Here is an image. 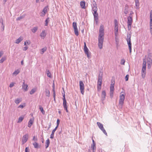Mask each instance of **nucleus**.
<instances>
[{"instance_id": "1", "label": "nucleus", "mask_w": 152, "mask_h": 152, "mask_svg": "<svg viewBox=\"0 0 152 152\" xmlns=\"http://www.w3.org/2000/svg\"><path fill=\"white\" fill-rule=\"evenodd\" d=\"M104 30L103 26L101 25L99 30V37L98 38V47L100 49L102 48L103 43L104 40Z\"/></svg>"}, {"instance_id": "2", "label": "nucleus", "mask_w": 152, "mask_h": 152, "mask_svg": "<svg viewBox=\"0 0 152 152\" xmlns=\"http://www.w3.org/2000/svg\"><path fill=\"white\" fill-rule=\"evenodd\" d=\"M131 35L130 34H128L127 36L126 41L129 50V53H131L132 52V43L131 42Z\"/></svg>"}, {"instance_id": "3", "label": "nucleus", "mask_w": 152, "mask_h": 152, "mask_svg": "<svg viewBox=\"0 0 152 152\" xmlns=\"http://www.w3.org/2000/svg\"><path fill=\"white\" fill-rule=\"evenodd\" d=\"M125 94H122L120 96V99L119 100V106L122 108L124 103V101L125 99Z\"/></svg>"}, {"instance_id": "4", "label": "nucleus", "mask_w": 152, "mask_h": 152, "mask_svg": "<svg viewBox=\"0 0 152 152\" xmlns=\"http://www.w3.org/2000/svg\"><path fill=\"white\" fill-rule=\"evenodd\" d=\"M114 24L115 34V36L117 37L118 35V21L116 19L114 20Z\"/></svg>"}, {"instance_id": "5", "label": "nucleus", "mask_w": 152, "mask_h": 152, "mask_svg": "<svg viewBox=\"0 0 152 152\" xmlns=\"http://www.w3.org/2000/svg\"><path fill=\"white\" fill-rule=\"evenodd\" d=\"M63 106L64 108V109L66 111V112L67 113L68 112V111L67 110V106L66 105L67 102L65 96V94H64L63 95Z\"/></svg>"}, {"instance_id": "6", "label": "nucleus", "mask_w": 152, "mask_h": 152, "mask_svg": "<svg viewBox=\"0 0 152 152\" xmlns=\"http://www.w3.org/2000/svg\"><path fill=\"white\" fill-rule=\"evenodd\" d=\"M79 86L81 93L83 95L84 92V85L82 81H80Z\"/></svg>"}, {"instance_id": "7", "label": "nucleus", "mask_w": 152, "mask_h": 152, "mask_svg": "<svg viewBox=\"0 0 152 152\" xmlns=\"http://www.w3.org/2000/svg\"><path fill=\"white\" fill-rule=\"evenodd\" d=\"M147 62L148 64V68L149 69L151 68L152 64V56L149 55L147 58Z\"/></svg>"}, {"instance_id": "8", "label": "nucleus", "mask_w": 152, "mask_h": 152, "mask_svg": "<svg viewBox=\"0 0 152 152\" xmlns=\"http://www.w3.org/2000/svg\"><path fill=\"white\" fill-rule=\"evenodd\" d=\"M133 20L132 18L130 16H128L127 18V26L129 30L131 28V26L132 24Z\"/></svg>"}, {"instance_id": "9", "label": "nucleus", "mask_w": 152, "mask_h": 152, "mask_svg": "<svg viewBox=\"0 0 152 152\" xmlns=\"http://www.w3.org/2000/svg\"><path fill=\"white\" fill-rule=\"evenodd\" d=\"M150 32L152 35V10H151L150 12Z\"/></svg>"}, {"instance_id": "10", "label": "nucleus", "mask_w": 152, "mask_h": 152, "mask_svg": "<svg viewBox=\"0 0 152 152\" xmlns=\"http://www.w3.org/2000/svg\"><path fill=\"white\" fill-rule=\"evenodd\" d=\"M72 26L74 29L75 33L76 36H78L79 34L78 30L77 28V23L76 22H73Z\"/></svg>"}, {"instance_id": "11", "label": "nucleus", "mask_w": 152, "mask_h": 152, "mask_svg": "<svg viewBox=\"0 0 152 152\" xmlns=\"http://www.w3.org/2000/svg\"><path fill=\"white\" fill-rule=\"evenodd\" d=\"M28 135L27 134H26L24 135L23 136L22 139V144L23 145L24 144L27 142L28 140Z\"/></svg>"}, {"instance_id": "12", "label": "nucleus", "mask_w": 152, "mask_h": 152, "mask_svg": "<svg viewBox=\"0 0 152 152\" xmlns=\"http://www.w3.org/2000/svg\"><path fill=\"white\" fill-rule=\"evenodd\" d=\"M84 50L85 54L87 55V57L88 58H90V55H89L88 52V49L86 45V44L85 42L84 43Z\"/></svg>"}, {"instance_id": "13", "label": "nucleus", "mask_w": 152, "mask_h": 152, "mask_svg": "<svg viewBox=\"0 0 152 152\" xmlns=\"http://www.w3.org/2000/svg\"><path fill=\"white\" fill-rule=\"evenodd\" d=\"M131 10L128 5L126 4L124 8V13L127 14L129 13V11Z\"/></svg>"}, {"instance_id": "14", "label": "nucleus", "mask_w": 152, "mask_h": 152, "mask_svg": "<svg viewBox=\"0 0 152 152\" xmlns=\"http://www.w3.org/2000/svg\"><path fill=\"white\" fill-rule=\"evenodd\" d=\"M146 67L142 66V70L141 74L143 78H144L145 77L146 74Z\"/></svg>"}, {"instance_id": "15", "label": "nucleus", "mask_w": 152, "mask_h": 152, "mask_svg": "<svg viewBox=\"0 0 152 152\" xmlns=\"http://www.w3.org/2000/svg\"><path fill=\"white\" fill-rule=\"evenodd\" d=\"M93 6L92 7V10L93 11H97V4L95 1H94L93 3Z\"/></svg>"}, {"instance_id": "16", "label": "nucleus", "mask_w": 152, "mask_h": 152, "mask_svg": "<svg viewBox=\"0 0 152 152\" xmlns=\"http://www.w3.org/2000/svg\"><path fill=\"white\" fill-rule=\"evenodd\" d=\"M106 93L105 91H103L102 92L101 95V100L102 101L104 100L105 99Z\"/></svg>"}, {"instance_id": "17", "label": "nucleus", "mask_w": 152, "mask_h": 152, "mask_svg": "<svg viewBox=\"0 0 152 152\" xmlns=\"http://www.w3.org/2000/svg\"><path fill=\"white\" fill-rule=\"evenodd\" d=\"M46 35V33L45 32V30L42 31L41 33H40V36L43 39H44Z\"/></svg>"}, {"instance_id": "18", "label": "nucleus", "mask_w": 152, "mask_h": 152, "mask_svg": "<svg viewBox=\"0 0 152 152\" xmlns=\"http://www.w3.org/2000/svg\"><path fill=\"white\" fill-rule=\"evenodd\" d=\"M28 85L27 84H25V82L24 81L22 85V89H23L24 91H26L28 90Z\"/></svg>"}, {"instance_id": "19", "label": "nucleus", "mask_w": 152, "mask_h": 152, "mask_svg": "<svg viewBox=\"0 0 152 152\" xmlns=\"http://www.w3.org/2000/svg\"><path fill=\"white\" fill-rule=\"evenodd\" d=\"M103 77V73L101 72H99V75L98 80V81H102Z\"/></svg>"}, {"instance_id": "20", "label": "nucleus", "mask_w": 152, "mask_h": 152, "mask_svg": "<svg viewBox=\"0 0 152 152\" xmlns=\"http://www.w3.org/2000/svg\"><path fill=\"white\" fill-rule=\"evenodd\" d=\"M94 16V20L95 22L97 23L98 22V13L93 14Z\"/></svg>"}, {"instance_id": "21", "label": "nucleus", "mask_w": 152, "mask_h": 152, "mask_svg": "<svg viewBox=\"0 0 152 152\" xmlns=\"http://www.w3.org/2000/svg\"><path fill=\"white\" fill-rule=\"evenodd\" d=\"M57 129V128L55 127V128L52 130L51 134L50 135V138L53 139L54 138V133Z\"/></svg>"}, {"instance_id": "22", "label": "nucleus", "mask_w": 152, "mask_h": 152, "mask_svg": "<svg viewBox=\"0 0 152 152\" xmlns=\"http://www.w3.org/2000/svg\"><path fill=\"white\" fill-rule=\"evenodd\" d=\"M23 37H20L18 39L16 40L15 43L16 44H19L23 40Z\"/></svg>"}, {"instance_id": "23", "label": "nucleus", "mask_w": 152, "mask_h": 152, "mask_svg": "<svg viewBox=\"0 0 152 152\" xmlns=\"http://www.w3.org/2000/svg\"><path fill=\"white\" fill-rule=\"evenodd\" d=\"M80 4L82 8H85L86 2L84 1H81L80 2Z\"/></svg>"}, {"instance_id": "24", "label": "nucleus", "mask_w": 152, "mask_h": 152, "mask_svg": "<svg viewBox=\"0 0 152 152\" xmlns=\"http://www.w3.org/2000/svg\"><path fill=\"white\" fill-rule=\"evenodd\" d=\"M91 148L93 150V152H95L96 150V144H92L91 145Z\"/></svg>"}, {"instance_id": "25", "label": "nucleus", "mask_w": 152, "mask_h": 152, "mask_svg": "<svg viewBox=\"0 0 152 152\" xmlns=\"http://www.w3.org/2000/svg\"><path fill=\"white\" fill-rule=\"evenodd\" d=\"M49 10V8L48 6L45 7L42 10V12L45 13L46 14Z\"/></svg>"}, {"instance_id": "26", "label": "nucleus", "mask_w": 152, "mask_h": 152, "mask_svg": "<svg viewBox=\"0 0 152 152\" xmlns=\"http://www.w3.org/2000/svg\"><path fill=\"white\" fill-rule=\"evenodd\" d=\"M53 96L54 98V100L55 102H56V94L55 92V89H54V84H53Z\"/></svg>"}, {"instance_id": "27", "label": "nucleus", "mask_w": 152, "mask_h": 152, "mask_svg": "<svg viewBox=\"0 0 152 152\" xmlns=\"http://www.w3.org/2000/svg\"><path fill=\"white\" fill-rule=\"evenodd\" d=\"M33 120H32L31 119H30L28 122V126L29 127H30L31 125L33 124Z\"/></svg>"}, {"instance_id": "28", "label": "nucleus", "mask_w": 152, "mask_h": 152, "mask_svg": "<svg viewBox=\"0 0 152 152\" xmlns=\"http://www.w3.org/2000/svg\"><path fill=\"white\" fill-rule=\"evenodd\" d=\"M97 124L99 128L100 129H102L103 127V125L100 122H97Z\"/></svg>"}, {"instance_id": "29", "label": "nucleus", "mask_w": 152, "mask_h": 152, "mask_svg": "<svg viewBox=\"0 0 152 152\" xmlns=\"http://www.w3.org/2000/svg\"><path fill=\"white\" fill-rule=\"evenodd\" d=\"M21 101V99L17 98L15 100V102L17 104H19Z\"/></svg>"}, {"instance_id": "30", "label": "nucleus", "mask_w": 152, "mask_h": 152, "mask_svg": "<svg viewBox=\"0 0 152 152\" xmlns=\"http://www.w3.org/2000/svg\"><path fill=\"white\" fill-rule=\"evenodd\" d=\"M47 49V47H45L42 48L41 50V51L40 52V54H43L46 51Z\"/></svg>"}, {"instance_id": "31", "label": "nucleus", "mask_w": 152, "mask_h": 152, "mask_svg": "<svg viewBox=\"0 0 152 152\" xmlns=\"http://www.w3.org/2000/svg\"><path fill=\"white\" fill-rule=\"evenodd\" d=\"M38 28L37 27H34L31 29V31L33 33H35L38 30Z\"/></svg>"}, {"instance_id": "32", "label": "nucleus", "mask_w": 152, "mask_h": 152, "mask_svg": "<svg viewBox=\"0 0 152 152\" xmlns=\"http://www.w3.org/2000/svg\"><path fill=\"white\" fill-rule=\"evenodd\" d=\"M20 70L18 69H17L13 72L12 73V75L16 76L18 74L20 73Z\"/></svg>"}, {"instance_id": "33", "label": "nucleus", "mask_w": 152, "mask_h": 152, "mask_svg": "<svg viewBox=\"0 0 152 152\" xmlns=\"http://www.w3.org/2000/svg\"><path fill=\"white\" fill-rule=\"evenodd\" d=\"M50 141L49 139H48L47 140H46V145H45V148H48L49 146V145L50 143Z\"/></svg>"}, {"instance_id": "34", "label": "nucleus", "mask_w": 152, "mask_h": 152, "mask_svg": "<svg viewBox=\"0 0 152 152\" xmlns=\"http://www.w3.org/2000/svg\"><path fill=\"white\" fill-rule=\"evenodd\" d=\"M146 58H144L143 59V63L142 64V66L146 67Z\"/></svg>"}, {"instance_id": "35", "label": "nucleus", "mask_w": 152, "mask_h": 152, "mask_svg": "<svg viewBox=\"0 0 152 152\" xmlns=\"http://www.w3.org/2000/svg\"><path fill=\"white\" fill-rule=\"evenodd\" d=\"M45 95H46V96H48V97H49L50 94V92L49 90H48V89H46L45 91Z\"/></svg>"}, {"instance_id": "36", "label": "nucleus", "mask_w": 152, "mask_h": 152, "mask_svg": "<svg viewBox=\"0 0 152 152\" xmlns=\"http://www.w3.org/2000/svg\"><path fill=\"white\" fill-rule=\"evenodd\" d=\"M46 73L47 74V76L48 77H51V74L48 70H46Z\"/></svg>"}, {"instance_id": "37", "label": "nucleus", "mask_w": 152, "mask_h": 152, "mask_svg": "<svg viewBox=\"0 0 152 152\" xmlns=\"http://www.w3.org/2000/svg\"><path fill=\"white\" fill-rule=\"evenodd\" d=\"M0 23H1L2 24L1 27L2 28L1 30L2 31H3L4 30V26L3 24V20L2 19L0 20Z\"/></svg>"}, {"instance_id": "38", "label": "nucleus", "mask_w": 152, "mask_h": 152, "mask_svg": "<svg viewBox=\"0 0 152 152\" xmlns=\"http://www.w3.org/2000/svg\"><path fill=\"white\" fill-rule=\"evenodd\" d=\"M36 91V89L35 88H33L30 91V94H34Z\"/></svg>"}, {"instance_id": "39", "label": "nucleus", "mask_w": 152, "mask_h": 152, "mask_svg": "<svg viewBox=\"0 0 152 152\" xmlns=\"http://www.w3.org/2000/svg\"><path fill=\"white\" fill-rule=\"evenodd\" d=\"M34 148H38L39 147V144L36 142H35L33 144Z\"/></svg>"}, {"instance_id": "40", "label": "nucleus", "mask_w": 152, "mask_h": 152, "mask_svg": "<svg viewBox=\"0 0 152 152\" xmlns=\"http://www.w3.org/2000/svg\"><path fill=\"white\" fill-rule=\"evenodd\" d=\"M113 90H110V96L111 98H112L113 97Z\"/></svg>"}, {"instance_id": "41", "label": "nucleus", "mask_w": 152, "mask_h": 152, "mask_svg": "<svg viewBox=\"0 0 152 152\" xmlns=\"http://www.w3.org/2000/svg\"><path fill=\"white\" fill-rule=\"evenodd\" d=\"M24 119V117H20L18 119V123H20Z\"/></svg>"}, {"instance_id": "42", "label": "nucleus", "mask_w": 152, "mask_h": 152, "mask_svg": "<svg viewBox=\"0 0 152 152\" xmlns=\"http://www.w3.org/2000/svg\"><path fill=\"white\" fill-rule=\"evenodd\" d=\"M6 59V57H3L0 60V63H2Z\"/></svg>"}, {"instance_id": "43", "label": "nucleus", "mask_w": 152, "mask_h": 152, "mask_svg": "<svg viewBox=\"0 0 152 152\" xmlns=\"http://www.w3.org/2000/svg\"><path fill=\"white\" fill-rule=\"evenodd\" d=\"M100 129L102 131L103 133L105 134L107 136V134L106 132L105 129H104V127Z\"/></svg>"}, {"instance_id": "44", "label": "nucleus", "mask_w": 152, "mask_h": 152, "mask_svg": "<svg viewBox=\"0 0 152 152\" xmlns=\"http://www.w3.org/2000/svg\"><path fill=\"white\" fill-rule=\"evenodd\" d=\"M100 129L102 131L103 133L105 134L107 136V134L106 132L105 129H104V127Z\"/></svg>"}, {"instance_id": "45", "label": "nucleus", "mask_w": 152, "mask_h": 152, "mask_svg": "<svg viewBox=\"0 0 152 152\" xmlns=\"http://www.w3.org/2000/svg\"><path fill=\"white\" fill-rule=\"evenodd\" d=\"M100 129L102 131L103 133L105 134L107 136V134L106 132L105 129H104V127Z\"/></svg>"}, {"instance_id": "46", "label": "nucleus", "mask_w": 152, "mask_h": 152, "mask_svg": "<svg viewBox=\"0 0 152 152\" xmlns=\"http://www.w3.org/2000/svg\"><path fill=\"white\" fill-rule=\"evenodd\" d=\"M39 109L42 113L44 114V111L43 107L41 106H39Z\"/></svg>"}, {"instance_id": "47", "label": "nucleus", "mask_w": 152, "mask_h": 152, "mask_svg": "<svg viewBox=\"0 0 152 152\" xmlns=\"http://www.w3.org/2000/svg\"><path fill=\"white\" fill-rule=\"evenodd\" d=\"M49 19V18H47L45 20V26H47L48 25V20Z\"/></svg>"}, {"instance_id": "48", "label": "nucleus", "mask_w": 152, "mask_h": 152, "mask_svg": "<svg viewBox=\"0 0 152 152\" xmlns=\"http://www.w3.org/2000/svg\"><path fill=\"white\" fill-rule=\"evenodd\" d=\"M24 16H20L19 17H18L16 19L17 20H20L21 19H23L24 18Z\"/></svg>"}, {"instance_id": "49", "label": "nucleus", "mask_w": 152, "mask_h": 152, "mask_svg": "<svg viewBox=\"0 0 152 152\" xmlns=\"http://www.w3.org/2000/svg\"><path fill=\"white\" fill-rule=\"evenodd\" d=\"M125 62V60L124 59H122L121 62V64L122 65H124Z\"/></svg>"}, {"instance_id": "50", "label": "nucleus", "mask_w": 152, "mask_h": 152, "mask_svg": "<svg viewBox=\"0 0 152 152\" xmlns=\"http://www.w3.org/2000/svg\"><path fill=\"white\" fill-rule=\"evenodd\" d=\"M135 5L136 7H138L139 5L138 3V0H135Z\"/></svg>"}, {"instance_id": "51", "label": "nucleus", "mask_w": 152, "mask_h": 152, "mask_svg": "<svg viewBox=\"0 0 152 152\" xmlns=\"http://www.w3.org/2000/svg\"><path fill=\"white\" fill-rule=\"evenodd\" d=\"M59 122H60V120L59 119H58L57 120V126H56V127L57 128H58V125H59Z\"/></svg>"}, {"instance_id": "52", "label": "nucleus", "mask_w": 152, "mask_h": 152, "mask_svg": "<svg viewBox=\"0 0 152 152\" xmlns=\"http://www.w3.org/2000/svg\"><path fill=\"white\" fill-rule=\"evenodd\" d=\"M114 86L110 85V90H114Z\"/></svg>"}, {"instance_id": "53", "label": "nucleus", "mask_w": 152, "mask_h": 152, "mask_svg": "<svg viewBox=\"0 0 152 152\" xmlns=\"http://www.w3.org/2000/svg\"><path fill=\"white\" fill-rule=\"evenodd\" d=\"M129 75H126V76L125 77V80L126 81H127L128 80V79H129Z\"/></svg>"}, {"instance_id": "54", "label": "nucleus", "mask_w": 152, "mask_h": 152, "mask_svg": "<svg viewBox=\"0 0 152 152\" xmlns=\"http://www.w3.org/2000/svg\"><path fill=\"white\" fill-rule=\"evenodd\" d=\"M97 88L98 91H99L101 89V86L97 85Z\"/></svg>"}, {"instance_id": "55", "label": "nucleus", "mask_w": 152, "mask_h": 152, "mask_svg": "<svg viewBox=\"0 0 152 152\" xmlns=\"http://www.w3.org/2000/svg\"><path fill=\"white\" fill-rule=\"evenodd\" d=\"M102 81H98L97 85L102 86Z\"/></svg>"}, {"instance_id": "56", "label": "nucleus", "mask_w": 152, "mask_h": 152, "mask_svg": "<svg viewBox=\"0 0 152 152\" xmlns=\"http://www.w3.org/2000/svg\"><path fill=\"white\" fill-rule=\"evenodd\" d=\"M25 152H29V149L28 147H26L25 149Z\"/></svg>"}, {"instance_id": "57", "label": "nucleus", "mask_w": 152, "mask_h": 152, "mask_svg": "<svg viewBox=\"0 0 152 152\" xmlns=\"http://www.w3.org/2000/svg\"><path fill=\"white\" fill-rule=\"evenodd\" d=\"M46 14L44 12H43L42 11L41 13V14H40V16H42V17H44L45 16V14Z\"/></svg>"}, {"instance_id": "58", "label": "nucleus", "mask_w": 152, "mask_h": 152, "mask_svg": "<svg viewBox=\"0 0 152 152\" xmlns=\"http://www.w3.org/2000/svg\"><path fill=\"white\" fill-rule=\"evenodd\" d=\"M25 105H20L19 106H18V108H21L22 109L25 106Z\"/></svg>"}, {"instance_id": "59", "label": "nucleus", "mask_w": 152, "mask_h": 152, "mask_svg": "<svg viewBox=\"0 0 152 152\" xmlns=\"http://www.w3.org/2000/svg\"><path fill=\"white\" fill-rule=\"evenodd\" d=\"M14 85V83H11L10 85V86H9V87H10V88H12V87H13V86Z\"/></svg>"}, {"instance_id": "60", "label": "nucleus", "mask_w": 152, "mask_h": 152, "mask_svg": "<svg viewBox=\"0 0 152 152\" xmlns=\"http://www.w3.org/2000/svg\"><path fill=\"white\" fill-rule=\"evenodd\" d=\"M114 84H115V81H113L112 80L111 82V83L110 85H113V86H114Z\"/></svg>"}, {"instance_id": "61", "label": "nucleus", "mask_w": 152, "mask_h": 152, "mask_svg": "<svg viewBox=\"0 0 152 152\" xmlns=\"http://www.w3.org/2000/svg\"><path fill=\"white\" fill-rule=\"evenodd\" d=\"M28 48V47H25L23 48V50L24 51H26Z\"/></svg>"}, {"instance_id": "62", "label": "nucleus", "mask_w": 152, "mask_h": 152, "mask_svg": "<svg viewBox=\"0 0 152 152\" xmlns=\"http://www.w3.org/2000/svg\"><path fill=\"white\" fill-rule=\"evenodd\" d=\"M33 140L34 141H37V139L35 138V136H34L33 137Z\"/></svg>"}, {"instance_id": "63", "label": "nucleus", "mask_w": 152, "mask_h": 152, "mask_svg": "<svg viewBox=\"0 0 152 152\" xmlns=\"http://www.w3.org/2000/svg\"><path fill=\"white\" fill-rule=\"evenodd\" d=\"M3 54V53L2 51H0V58L1 56Z\"/></svg>"}, {"instance_id": "64", "label": "nucleus", "mask_w": 152, "mask_h": 152, "mask_svg": "<svg viewBox=\"0 0 152 152\" xmlns=\"http://www.w3.org/2000/svg\"><path fill=\"white\" fill-rule=\"evenodd\" d=\"M93 12H93V14L98 13L97 12V11H93Z\"/></svg>"}]
</instances>
